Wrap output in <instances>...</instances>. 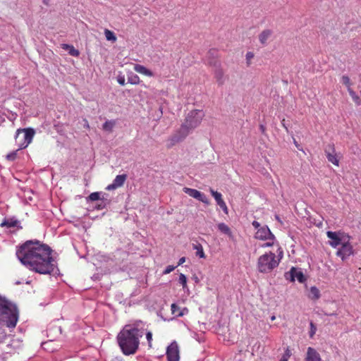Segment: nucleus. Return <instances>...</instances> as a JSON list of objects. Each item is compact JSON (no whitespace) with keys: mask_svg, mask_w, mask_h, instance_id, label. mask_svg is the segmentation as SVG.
I'll return each instance as SVG.
<instances>
[{"mask_svg":"<svg viewBox=\"0 0 361 361\" xmlns=\"http://www.w3.org/2000/svg\"><path fill=\"white\" fill-rule=\"evenodd\" d=\"M52 250L39 240H27L16 250L19 261L31 271L41 274H51L54 270Z\"/></svg>","mask_w":361,"mask_h":361,"instance_id":"nucleus-1","label":"nucleus"},{"mask_svg":"<svg viewBox=\"0 0 361 361\" xmlns=\"http://www.w3.org/2000/svg\"><path fill=\"white\" fill-rule=\"evenodd\" d=\"M141 322L126 325L117 336V341L124 355L135 354L139 347L140 337L144 334L145 329L140 327Z\"/></svg>","mask_w":361,"mask_h":361,"instance_id":"nucleus-2","label":"nucleus"},{"mask_svg":"<svg viewBox=\"0 0 361 361\" xmlns=\"http://www.w3.org/2000/svg\"><path fill=\"white\" fill-rule=\"evenodd\" d=\"M326 236L329 239V245L336 248L341 246L336 251V256L342 261H345L355 255V250L350 243L351 236L342 231H327Z\"/></svg>","mask_w":361,"mask_h":361,"instance_id":"nucleus-3","label":"nucleus"},{"mask_svg":"<svg viewBox=\"0 0 361 361\" xmlns=\"http://www.w3.org/2000/svg\"><path fill=\"white\" fill-rule=\"evenodd\" d=\"M0 320L9 328L15 327L18 322V312L16 307L1 297H0Z\"/></svg>","mask_w":361,"mask_h":361,"instance_id":"nucleus-4","label":"nucleus"},{"mask_svg":"<svg viewBox=\"0 0 361 361\" xmlns=\"http://www.w3.org/2000/svg\"><path fill=\"white\" fill-rule=\"evenodd\" d=\"M283 257V252L281 251L278 255V258L276 255L271 252H266L261 255L257 260V269L261 273H269L273 269L276 268Z\"/></svg>","mask_w":361,"mask_h":361,"instance_id":"nucleus-5","label":"nucleus"},{"mask_svg":"<svg viewBox=\"0 0 361 361\" xmlns=\"http://www.w3.org/2000/svg\"><path fill=\"white\" fill-rule=\"evenodd\" d=\"M35 131L32 128L18 129L16 133L15 140L18 148V150L23 149L32 142Z\"/></svg>","mask_w":361,"mask_h":361,"instance_id":"nucleus-6","label":"nucleus"},{"mask_svg":"<svg viewBox=\"0 0 361 361\" xmlns=\"http://www.w3.org/2000/svg\"><path fill=\"white\" fill-rule=\"evenodd\" d=\"M204 116V114L202 110H192L188 113L184 123L192 130L201 123Z\"/></svg>","mask_w":361,"mask_h":361,"instance_id":"nucleus-7","label":"nucleus"},{"mask_svg":"<svg viewBox=\"0 0 361 361\" xmlns=\"http://www.w3.org/2000/svg\"><path fill=\"white\" fill-rule=\"evenodd\" d=\"M190 131V130L188 128V126L183 123L180 129L169 138V141L170 144L169 147H172L176 143L183 140L189 134Z\"/></svg>","mask_w":361,"mask_h":361,"instance_id":"nucleus-8","label":"nucleus"},{"mask_svg":"<svg viewBox=\"0 0 361 361\" xmlns=\"http://www.w3.org/2000/svg\"><path fill=\"white\" fill-rule=\"evenodd\" d=\"M167 361H179L180 350L179 347L176 341H173L166 349Z\"/></svg>","mask_w":361,"mask_h":361,"instance_id":"nucleus-9","label":"nucleus"},{"mask_svg":"<svg viewBox=\"0 0 361 361\" xmlns=\"http://www.w3.org/2000/svg\"><path fill=\"white\" fill-rule=\"evenodd\" d=\"M285 278L291 282L297 279L300 283H303L306 280L303 273L295 267H292L289 271L286 272Z\"/></svg>","mask_w":361,"mask_h":361,"instance_id":"nucleus-10","label":"nucleus"},{"mask_svg":"<svg viewBox=\"0 0 361 361\" xmlns=\"http://www.w3.org/2000/svg\"><path fill=\"white\" fill-rule=\"evenodd\" d=\"M183 192L186 194H188L189 196L195 198L198 200L199 201L206 204H209L210 202L207 197L202 192H200L199 190L196 189L189 188H184L183 189Z\"/></svg>","mask_w":361,"mask_h":361,"instance_id":"nucleus-11","label":"nucleus"},{"mask_svg":"<svg viewBox=\"0 0 361 361\" xmlns=\"http://www.w3.org/2000/svg\"><path fill=\"white\" fill-rule=\"evenodd\" d=\"M325 154L328 161L334 165L338 166L339 159L336 152L335 146L334 144H329L325 149Z\"/></svg>","mask_w":361,"mask_h":361,"instance_id":"nucleus-12","label":"nucleus"},{"mask_svg":"<svg viewBox=\"0 0 361 361\" xmlns=\"http://www.w3.org/2000/svg\"><path fill=\"white\" fill-rule=\"evenodd\" d=\"M127 174H121L116 176L114 180H113V183L106 186V190L111 191L122 187L124 185L126 180H127Z\"/></svg>","mask_w":361,"mask_h":361,"instance_id":"nucleus-13","label":"nucleus"},{"mask_svg":"<svg viewBox=\"0 0 361 361\" xmlns=\"http://www.w3.org/2000/svg\"><path fill=\"white\" fill-rule=\"evenodd\" d=\"M255 238L259 240H274V235L267 226H263L257 231Z\"/></svg>","mask_w":361,"mask_h":361,"instance_id":"nucleus-14","label":"nucleus"},{"mask_svg":"<svg viewBox=\"0 0 361 361\" xmlns=\"http://www.w3.org/2000/svg\"><path fill=\"white\" fill-rule=\"evenodd\" d=\"M212 195L214 198V200L216 202V204L221 207V209L223 210L225 214H228V207L224 202V200L222 198V195L220 192L214 190L213 189L210 188L209 190Z\"/></svg>","mask_w":361,"mask_h":361,"instance_id":"nucleus-15","label":"nucleus"},{"mask_svg":"<svg viewBox=\"0 0 361 361\" xmlns=\"http://www.w3.org/2000/svg\"><path fill=\"white\" fill-rule=\"evenodd\" d=\"M305 361H322L319 353L313 348L309 347L307 350Z\"/></svg>","mask_w":361,"mask_h":361,"instance_id":"nucleus-16","label":"nucleus"},{"mask_svg":"<svg viewBox=\"0 0 361 361\" xmlns=\"http://www.w3.org/2000/svg\"><path fill=\"white\" fill-rule=\"evenodd\" d=\"M133 69L135 72H137L140 74L144 75L145 76H148V77L154 76V73H152V71H151L149 69L147 68L146 67H145L142 65L136 63L134 65Z\"/></svg>","mask_w":361,"mask_h":361,"instance_id":"nucleus-17","label":"nucleus"},{"mask_svg":"<svg viewBox=\"0 0 361 361\" xmlns=\"http://www.w3.org/2000/svg\"><path fill=\"white\" fill-rule=\"evenodd\" d=\"M217 228H218V230L221 233H224V234L228 235V237L230 239L233 240L234 236L233 235L231 229L230 228V227L228 225H226L224 223H219L217 224Z\"/></svg>","mask_w":361,"mask_h":361,"instance_id":"nucleus-18","label":"nucleus"},{"mask_svg":"<svg viewBox=\"0 0 361 361\" xmlns=\"http://www.w3.org/2000/svg\"><path fill=\"white\" fill-rule=\"evenodd\" d=\"M272 35V31L271 30L267 29L264 30L259 35V40L260 43L263 45L267 44V40Z\"/></svg>","mask_w":361,"mask_h":361,"instance_id":"nucleus-19","label":"nucleus"},{"mask_svg":"<svg viewBox=\"0 0 361 361\" xmlns=\"http://www.w3.org/2000/svg\"><path fill=\"white\" fill-rule=\"evenodd\" d=\"M214 78L219 85H222L224 83V73L222 68H217L214 71Z\"/></svg>","mask_w":361,"mask_h":361,"instance_id":"nucleus-20","label":"nucleus"},{"mask_svg":"<svg viewBox=\"0 0 361 361\" xmlns=\"http://www.w3.org/2000/svg\"><path fill=\"white\" fill-rule=\"evenodd\" d=\"M61 48L63 49L68 51V53L71 56H78L80 54L79 51L78 49H75L73 45H69L67 44H62Z\"/></svg>","mask_w":361,"mask_h":361,"instance_id":"nucleus-21","label":"nucleus"},{"mask_svg":"<svg viewBox=\"0 0 361 361\" xmlns=\"http://www.w3.org/2000/svg\"><path fill=\"white\" fill-rule=\"evenodd\" d=\"M171 310L172 314L176 316V317H182L184 315V310H187L186 308L184 310H180V308L175 303H173L171 306Z\"/></svg>","mask_w":361,"mask_h":361,"instance_id":"nucleus-22","label":"nucleus"},{"mask_svg":"<svg viewBox=\"0 0 361 361\" xmlns=\"http://www.w3.org/2000/svg\"><path fill=\"white\" fill-rule=\"evenodd\" d=\"M309 298L312 300H318L320 298L319 290L315 286L311 287Z\"/></svg>","mask_w":361,"mask_h":361,"instance_id":"nucleus-23","label":"nucleus"},{"mask_svg":"<svg viewBox=\"0 0 361 361\" xmlns=\"http://www.w3.org/2000/svg\"><path fill=\"white\" fill-rule=\"evenodd\" d=\"M193 249L196 250V255L200 258H205V254L202 247V245L200 243L194 244Z\"/></svg>","mask_w":361,"mask_h":361,"instance_id":"nucleus-24","label":"nucleus"},{"mask_svg":"<svg viewBox=\"0 0 361 361\" xmlns=\"http://www.w3.org/2000/svg\"><path fill=\"white\" fill-rule=\"evenodd\" d=\"M348 92L355 104L360 105L361 99L360 97L355 93V92L353 90L352 88H348Z\"/></svg>","mask_w":361,"mask_h":361,"instance_id":"nucleus-25","label":"nucleus"},{"mask_svg":"<svg viewBox=\"0 0 361 361\" xmlns=\"http://www.w3.org/2000/svg\"><path fill=\"white\" fill-rule=\"evenodd\" d=\"M140 81L139 76L136 74H132L128 77V82L132 85H138Z\"/></svg>","mask_w":361,"mask_h":361,"instance_id":"nucleus-26","label":"nucleus"},{"mask_svg":"<svg viewBox=\"0 0 361 361\" xmlns=\"http://www.w3.org/2000/svg\"><path fill=\"white\" fill-rule=\"evenodd\" d=\"M104 35H105L106 39L108 41H112L114 42L116 41V37L112 31H111L108 29H106L104 30Z\"/></svg>","mask_w":361,"mask_h":361,"instance_id":"nucleus-27","label":"nucleus"},{"mask_svg":"<svg viewBox=\"0 0 361 361\" xmlns=\"http://www.w3.org/2000/svg\"><path fill=\"white\" fill-rule=\"evenodd\" d=\"M115 121H107L103 124V129L106 131L111 132L113 130V128L115 126Z\"/></svg>","mask_w":361,"mask_h":361,"instance_id":"nucleus-28","label":"nucleus"},{"mask_svg":"<svg viewBox=\"0 0 361 361\" xmlns=\"http://www.w3.org/2000/svg\"><path fill=\"white\" fill-rule=\"evenodd\" d=\"M292 355L291 350L289 347H287L285 349L284 353L283 354L282 357L279 360V361H288L289 358Z\"/></svg>","mask_w":361,"mask_h":361,"instance_id":"nucleus-29","label":"nucleus"},{"mask_svg":"<svg viewBox=\"0 0 361 361\" xmlns=\"http://www.w3.org/2000/svg\"><path fill=\"white\" fill-rule=\"evenodd\" d=\"M178 282L182 285L183 288H185L187 287V278L183 274H180Z\"/></svg>","mask_w":361,"mask_h":361,"instance_id":"nucleus-30","label":"nucleus"},{"mask_svg":"<svg viewBox=\"0 0 361 361\" xmlns=\"http://www.w3.org/2000/svg\"><path fill=\"white\" fill-rule=\"evenodd\" d=\"M255 54L252 51H247L246 54V63L247 66H250L252 63V59L254 58Z\"/></svg>","mask_w":361,"mask_h":361,"instance_id":"nucleus-31","label":"nucleus"},{"mask_svg":"<svg viewBox=\"0 0 361 361\" xmlns=\"http://www.w3.org/2000/svg\"><path fill=\"white\" fill-rule=\"evenodd\" d=\"M88 199L90 201H96L100 199V193L98 192H92L89 196Z\"/></svg>","mask_w":361,"mask_h":361,"instance_id":"nucleus-32","label":"nucleus"},{"mask_svg":"<svg viewBox=\"0 0 361 361\" xmlns=\"http://www.w3.org/2000/svg\"><path fill=\"white\" fill-rule=\"evenodd\" d=\"M17 151L18 150L17 149L16 151L8 154L6 157V159L11 161H14L17 157Z\"/></svg>","mask_w":361,"mask_h":361,"instance_id":"nucleus-33","label":"nucleus"},{"mask_svg":"<svg viewBox=\"0 0 361 361\" xmlns=\"http://www.w3.org/2000/svg\"><path fill=\"white\" fill-rule=\"evenodd\" d=\"M342 80V82L348 88H351L350 87V78L347 75H343L341 78Z\"/></svg>","mask_w":361,"mask_h":361,"instance_id":"nucleus-34","label":"nucleus"},{"mask_svg":"<svg viewBox=\"0 0 361 361\" xmlns=\"http://www.w3.org/2000/svg\"><path fill=\"white\" fill-rule=\"evenodd\" d=\"M145 335H146V338L147 340V343H148V345L149 348H152V333L151 331H147L145 333Z\"/></svg>","mask_w":361,"mask_h":361,"instance_id":"nucleus-35","label":"nucleus"},{"mask_svg":"<svg viewBox=\"0 0 361 361\" xmlns=\"http://www.w3.org/2000/svg\"><path fill=\"white\" fill-rule=\"evenodd\" d=\"M316 330H317L316 326L314 324L313 322H310V338H312L314 336V335L316 333Z\"/></svg>","mask_w":361,"mask_h":361,"instance_id":"nucleus-36","label":"nucleus"},{"mask_svg":"<svg viewBox=\"0 0 361 361\" xmlns=\"http://www.w3.org/2000/svg\"><path fill=\"white\" fill-rule=\"evenodd\" d=\"M176 268V267L175 266H173V265H169L168 267H166V268L165 269V270L164 271L163 274H170L171 271H173Z\"/></svg>","mask_w":361,"mask_h":361,"instance_id":"nucleus-37","label":"nucleus"},{"mask_svg":"<svg viewBox=\"0 0 361 361\" xmlns=\"http://www.w3.org/2000/svg\"><path fill=\"white\" fill-rule=\"evenodd\" d=\"M1 226H7V227H12V226H14L15 225H14L13 224H12V223H9V222H8V221H4V222H2V223L1 224Z\"/></svg>","mask_w":361,"mask_h":361,"instance_id":"nucleus-38","label":"nucleus"},{"mask_svg":"<svg viewBox=\"0 0 361 361\" xmlns=\"http://www.w3.org/2000/svg\"><path fill=\"white\" fill-rule=\"evenodd\" d=\"M269 241L262 245V247H270L274 245V240H269Z\"/></svg>","mask_w":361,"mask_h":361,"instance_id":"nucleus-39","label":"nucleus"},{"mask_svg":"<svg viewBox=\"0 0 361 361\" xmlns=\"http://www.w3.org/2000/svg\"><path fill=\"white\" fill-rule=\"evenodd\" d=\"M252 226L255 227V228H256V229H257V230H258L259 228H261V227H260V224H259L258 221H254L252 222Z\"/></svg>","mask_w":361,"mask_h":361,"instance_id":"nucleus-40","label":"nucleus"},{"mask_svg":"<svg viewBox=\"0 0 361 361\" xmlns=\"http://www.w3.org/2000/svg\"><path fill=\"white\" fill-rule=\"evenodd\" d=\"M185 262V257H180L178 260V266L183 264Z\"/></svg>","mask_w":361,"mask_h":361,"instance_id":"nucleus-41","label":"nucleus"},{"mask_svg":"<svg viewBox=\"0 0 361 361\" xmlns=\"http://www.w3.org/2000/svg\"><path fill=\"white\" fill-rule=\"evenodd\" d=\"M118 82L121 85H125V79L124 78H120L118 79Z\"/></svg>","mask_w":361,"mask_h":361,"instance_id":"nucleus-42","label":"nucleus"},{"mask_svg":"<svg viewBox=\"0 0 361 361\" xmlns=\"http://www.w3.org/2000/svg\"><path fill=\"white\" fill-rule=\"evenodd\" d=\"M281 125L285 128V130L288 132V127L285 124V119L282 120Z\"/></svg>","mask_w":361,"mask_h":361,"instance_id":"nucleus-43","label":"nucleus"},{"mask_svg":"<svg viewBox=\"0 0 361 361\" xmlns=\"http://www.w3.org/2000/svg\"><path fill=\"white\" fill-rule=\"evenodd\" d=\"M259 128H260V130H261L262 133H265L266 128H265V127L263 125H260Z\"/></svg>","mask_w":361,"mask_h":361,"instance_id":"nucleus-44","label":"nucleus"},{"mask_svg":"<svg viewBox=\"0 0 361 361\" xmlns=\"http://www.w3.org/2000/svg\"><path fill=\"white\" fill-rule=\"evenodd\" d=\"M42 2L44 5L48 6L49 4V0H42Z\"/></svg>","mask_w":361,"mask_h":361,"instance_id":"nucleus-45","label":"nucleus"},{"mask_svg":"<svg viewBox=\"0 0 361 361\" xmlns=\"http://www.w3.org/2000/svg\"><path fill=\"white\" fill-rule=\"evenodd\" d=\"M85 127L86 128H90V126H89L87 121L86 119H85Z\"/></svg>","mask_w":361,"mask_h":361,"instance_id":"nucleus-46","label":"nucleus"},{"mask_svg":"<svg viewBox=\"0 0 361 361\" xmlns=\"http://www.w3.org/2000/svg\"><path fill=\"white\" fill-rule=\"evenodd\" d=\"M212 51L215 52L214 50H211V51H209V54H212Z\"/></svg>","mask_w":361,"mask_h":361,"instance_id":"nucleus-47","label":"nucleus"},{"mask_svg":"<svg viewBox=\"0 0 361 361\" xmlns=\"http://www.w3.org/2000/svg\"><path fill=\"white\" fill-rule=\"evenodd\" d=\"M295 144L296 145V147H298V143L295 141Z\"/></svg>","mask_w":361,"mask_h":361,"instance_id":"nucleus-48","label":"nucleus"},{"mask_svg":"<svg viewBox=\"0 0 361 361\" xmlns=\"http://www.w3.org/2000/svg\"><path fill=\"white\" fill-rule=\"evenodd\" d=\"M275 319V317H272L271 319L274 320Z\"/></svg>","mask_w":361,"mask_h":361,"instance_id":"nucleus-49","label":"nucleus"},{"mask_svg":"<svg viewBox=\"0 0 361 361\" xmlns=\"http://www.w3.org/2000/svg\"><path fill=\"white\" fill-rule=\"evenodd\" d=\"M360 94H361V91H360Z\"/></svg>","mask_w":361,"mask_h":361,"instance_id":"nucleus-50","label":"nucleus"}]
</instances>
